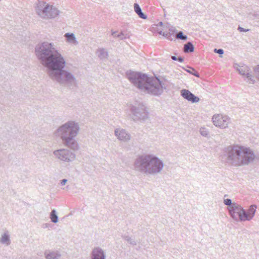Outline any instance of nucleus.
<instances>
[{
    "label": "nucleus",
    "instance_id": "nucleus-41",
    "mask_svg": "<svg viewBox=\"0 0 259 259\" xmlns=\"http://www.w3.org/2000/svg\"><path fill=\"white\" fill-rule=\"evenodd\" d=\"M158 25L159 26H162L163 23L162 22H159Z\"/></svg>",
    "mask_w": 259,
    "mask_h": 259
},
{
    "label": "nucleus",
    "instance_id": "nucleus-34",
    "mask_svg": "<svg viewBox=\"0 0 259 259\" xmlns=\"http://www.w3.org/2000/svg\"><path fill=\"white\" fill-rule=\"evenodd\" d=\"M254 72L257 77L258 78V79L259 80V66L255 68Z\"/></svg>",
    "mask_w": 259,
    "mask_h": 259
},
{
    "label": "nucleus",
    "instance_id": "nucleus-15",
    "mask_svg": "<svg viewBox=\"0 0 259 259\" xmlns=\"http://www.w3.org/2000/svg\"><path fill=\"white\" fill-rule=\"evenodd\" d=\"M66 43L69 48H74L77 47L79 42L73 33H66Z\"/></svg>",
    "mask_w": 259,
    "mask_h": 259
},
{
    "label": "nucleus",
    "instance_id": "nucleus-10",
    "mask_svg": "<svg viewBox=\"0 0 259 259\" xmlns=\"http://www.w3.org/2000/svg\"><path fill=\"white\" fill-rule=\"evenodd\" d=\"M243 151L244 153L241 154L239 166L248 165L257 158L254 151L249 147L243 146Z\"/></svg>",
    "mask_w": 259,
    "mask_h": 259
},
{
    "label": "nucleus",
    "instance_id": "nucleus-8",
    "mask_svg": "<svg viewBox=\"0 0 259 259\" xmlns=\"http://www.w3.org/2000/svg\"><path fill=\"white\" fill-rule=\"evenodd\" d=\"M234 68L244 77V80L249 84H253L255 82L254 77L251 74V69L245 64H235Z\"/></svg>",
    "mask_w": 259,
    "mask_h": 259
},
{
    "label": "nucleus",
    "instance_id": "nucleus-35",
    "mask_svg": "<svg viewBox=\"0 0 259 259\" xmlns=\"http://www.w3.org/2000/svg\"><path fill=\"white\" fill-rule=\"evenodd\" d=\"M238 30L240 31V32H247L249 30V29H245L243 27H241L240 26H239L238 28Z\"/></svg>",
    "mask_w": 259,
    "mask_h": 259
},
{
    "label": "nucleus",
    "instance_id": "nucleus-3",
    "mask_svg": "<svg viewBox=\"0 0 259 259\" xmlns=\"http://www.w3.org/2000/svg\"><path fill=\"white\" fill-rule=\"evenodd\" d=\"M134 168L138 172L146 176H156L161 173L164 163L159 157L153 154L138 156L134 163Z\"/></svg>",
    "mask_w": 259,
    "mask_h": 259
},
{
    "label": "nucleus",
    "instance_id": "nucleus-42",
    "mask_svg": "<svg viewBox=\"0 0 259 259\" xmlns=\"http://www.w3.org/2000/svg\"><path fill=\"white\" fill-rule=\"evenodd\" d=\"M159 34H160V35H162V33H163L162 31H159Z\"/></svg>",
    "mask_w": 259,
    "mask_h": 259
},
{
    "label": "nucleus",
    "instance_id": "nucleus-23",
    "mask_svg": "<svg viewBox=\"0 0 259 259\" xmlns=\"http://www.w3.org/2000/svg\"><path fill=\"white\" fill-rule=\"evenodd\" d=\"M134 11L136 13V14L139 16V17L143 19H146L147 17L146 15H145L142 11V10L139 6V5L135 3L134 5Z\"/></svg>",
    "mask_w": 259,
    "mask_h": 259
},
{
    "label": "nucleus",
    "instance_id": "nucleus-18",
    "mask_svg": "<svg viewBox=\"0 0 259 259\" xmlns=\"http://www.w3.org/2000/svg\"><path fill=\"white\" fill-rule=\"evenodd\" d=\"M256 205H251L250 206L247 211L245 210V221H250L253 218L256 211Z\"/></svg>",
    "mask_w": 259,
    "mask_h": 259
},
{
    "label": "nucleus",
    "instance_id": "nucleus-2",
    "mask_svg": "<svg viewBox=\"0 0 259 259\" xmlns=\"http://www.w3.org/2000/svg\"><path fill=\"white\" fill-rule=\"evenodd\" d=\"M127 78L140 91L154 96H160L167 85L163 79L148 76L146 74L134 71L127 72Z\"/></svg>",
    "mask_w": 259,
    "mask_h": 259
},
{
    "label": "nucleus",
    "instance_id": "nucleus-21",
    "mask_svg": "<svg viewBox=\"0 0 259 259\" xmlns=\"http://www.w3.org/2000/svg\"><path fill=\"white\" fill-rule=\"evenodd\" d=\"M0 242L6 246H8L11 244L10 236L8 231L4 232L0 238Z\"/></svg>",
    "mask_w": 259,
    "mask_h": 259
},
{
    "label": "nucleus",
    "instance_id": "nucleus-36",
    "mask_svg": "<svg viewBox=\"0 0 259 259\" xmlns=\"http://www.w3.org/2000/svg\"><path fill=\"white\" fill-rule=\"evenodd\" d=\"M50 224H48V223H45V224H44L42 226V227L43 228H48L50 226Z\"/></svg>",
    "mask_w": 259,
    "mask_h": 259
},
{
    "label": "nucleus",
    "instance_id": "nucleus-33",
    "mask_svg": "<svg viewBox=\"0 0 259 259\" xmlns=\"http://www.w3.org/2000/svg\"><path fill=\"white\" fill-rule=\"evenodd\" d=\"M214 52L215 53H218V54H220V55H222V54H224V51H223V49H215L214 50Z\"/></svg>",
    "mask_w": 259,
    "mask_h": 259
},
{
    "label": "nucleus",
    "instance_id": "nucleus-17",
    "mask_svg": "<svg viewBox=\"0 0 259 259\" xmlns=\"http://www.w3.org/2000/svg\"><path fill=\"white\" fill-rule=\"evenodd\" d=\"M79 148L78 144L77 149H73L71 148L66 147V161L71 162L74 160L76 157L75 152L78 150Z\"/></svg>",
    "mask_w": 259,
    "mask_h": 259
},
{
    "label": "nucleus",
    "instance_id": "nucleus-37",
    "mask_svg": "<svg viewBox=\"0 0 259 259\" xmlns=\"http://www.w3.org/2000/svg\"><path fill=\"white\" fill-rule=\"evenodd\" d=\"M178 60L180 62H183L184 61V59L182 57L178 58Z\"/></svg>",
    "mask_w": 259,
    "mask_h": 259
},
{
    "label": "nucleus",
    "instance_id": "nucleus-14",
    "mask_svg": "<svg viewBox=\"0 0 259 259\" xmlns=\"http://www.w3.org/2000/svg\"><path fill=\"white\" fill-rule=\"evenodd\" d=\"M91 259H106L105 250L100 246L94 247L90 253Z\"/></svg>",
    "mask_w": 259,
    "mask_h": 259
},
{
    "label": "nucleus",
    "instance_id": "nucleus-5",
    "mask_svg": "<svg viewBox=\"0 0 259 259\" xmlns=\"http://www.w3.org/2000/svg\"><path fill=\"white\" fill-rule=\"evenodd\" d=\"M243 146L233 145L226 147L224 155L227 163L234 166H239V162L243 152Z\"/></svg>",
    "mask_w": 259,
    "mask_h": 259
},
{
    "label": "nucleus",
    "instance_id": "nucleus-30",
    "mask_svg": "<svg viewBox=\"0 0 259 259\" xmlns=\"http://www.w3.org/2000/svg\"><path fill=\"white\" fill-rule=\"evenodd\" d=\"M176 38L182 40H186L187 39V36L184 35L182 31H180L177 34Z\"/></svg>",
    "mask_w": 259,
    "mask_h": 259
},
{
    "label": "nucleus",
    "instance_id": "nucleus-40",
    "mask_svg": "<svg viewBox=\"0 0 259 259\" xmlns=\"http://www.w3.org/2000/svg\"><path fill=\"white\" fill-rule=\"evenodd\" d=\"M167 35H168V34H167V33L163 32V33H162V35H163V36H165V37H166V36H167Z\"/></svg>",
    "mask_w": 259,
    "mask_h": 259
},
{
    "label": "nucleus",
    "instance_id": "nucleus-32",
    "mask_svg": "<svg viewBox=\"0 0 259 259\" xmlns=\"http://www.w3.org/2000/svg\"><path fill=\"white\" fill-rule=\"evenodd\" d=\"M223 202L226 205H227L229 206L228 208H230V207H232V205L234 203H232V200L229 198L224 199Z\"/></svg>",
    "mask_w": 259,
    "mask_h": 259
},
{
    "label": "nucleus",
    "instance_id": "nucleus-22",
    "mask_svg": "<svg viewBox=\"0 0 259 259\" xmlns=\"http://www.w3.org/2000/svg\"><path fill=\"white\" fill-rule=\"evenodd\" d=\"M98 57L101 60H105L108 57L107 51L103 48H99L96 52Z\"/></svg>",
    "mask_w": 259,
    "mask_h": 259
},
{
    "label": "nucleus",
    "instance_id": "nucleus-9",
    "mask_svg": "<svg viewBox=\"0 0 259 259\" xmlns=\"http://www.w3.org/2000/svg\"><path fill=\"white\" fill-rule=\"evenodd\" d=\"M229 214L236 221H245L244 209L239 204L234 202L232 207L228 208Z\"/></svg>",
    "mask_w": 259,
    "mask_h": 259
},
{
    "label": "nucleus",
    "instance_id": "nucleus-6",
    "mask_svg": "<svg viewBox=\"0 0 259 259\" xmlns=\"http://www.w3.org/2000/svg\"><path fill=\"white\" fill-rule=\"evenodd\" d=\"M131 117L135 121H145L149 117L148 108L143 103H136L130 106Z\"/></svg>",
    "mask_w": 259,
    "mask_h": 259
},
{
    "label": "nucleus",
    "instance_id": "nucleus-4",
    "mask_svg": "<svg viewBox=\"0 0 259 259\" xmlns=\"http://www.w3.org/2000/svg\"><path fill=\"white\" fill-rule=\"evenodd\" d=\"M80 130L79 123L75 120H68L66 122V147L77 149L78 143L75 138Z\"/></svg>",
    "mask_w": 259,
    "mask_h": 259
},
{
    "label": "nucleus",
    "instance_id": "nucleus-13",
    "mask_svg": "<svg viewBox=\"0 0 259 259\" xmlns=\"http://www.w3.org/2000/svg\"><path fill=\"white\" fill-rule=\"evenodd\" d=\"M114 135L118 140L121 142H128L131 139V134L126 130L122 128L115 129Z\"/></svg>",
    "mask_w": 259,
    "mask_h": 259
},
{
    "label": "nucleus",
    "instance_id": "nucleus-25",
    "mask_svg": "<svg viewBox=\"0 0 259 259\" xmlns=\"http://www.w3.org/2000/svg\"><path fill=\"white\" fill-rule=\"evenodd\" d=\"M112 35L114 38H118L120 40H123L129 37L127 34H125L122 32L118 33L117 31H112Z\"/></svg>",
    "mask_w": 259,
    "mask_h": 259
},
{
    "label": "nucleus",
    "instance_id": "nucleus-31",
    "mask_svg": "<svg viewBox=\"0 0 259 259\" xmlns=\"http://www.w3.org/2000/svg\"><path fill=\"white\" fill-rule=\"evenodd\" d=\"M189 69L186 70V71L190 74H192L194 75V76L196 77H199V74L193 68L189 67Z\"/></svg>",
    "mask_w": 259,
    "mask_h": 259
},
{
    "label": "nucleus",
    "instance_id": "nucleus-1",
    "mask_svg": "<svg viewBox=\"0 0 259 259\" xmlns=\"http://www.w3.org/2000/svg\"><path fill=\"white\" fill-rule=\"evenodd\" d=\"M35 52L50 78L61 84H64L65 59L54 46L52 43L44 42L36 46Z\"/></svg>",
    "mask_w": 259,
    "mask_h": 259
},
{
    "label": "nucleus",
    "instance_id": "nucleus-26",
    "mask_svg": "<svg viewBox=\"0 0 259 259\" xmlns=\"http://www.w3.org/2000/svg\"><path fill=\"white\" fill-rule=\"evenodd\" d=\"M194 51V47L191 42H188L184 46V52L186 53L189 52H193Z\"/></svg>",
    "mask_w": 259,
    "mask_h": 259
},
{
    "label": "nucleus",
    "instance_id": "nucleus-11",
    "mask_svg": "<svg viewBox=\"0 0 259 259\" xmlns=\"http://www.w3.org/2000/svg\"><path fill=\"white\" fill-rule=\"evenodd\" d=\"M212 122L213 125L221 129L228 128L231 122L230 118L223 114H215L212 117Z\"/></svg>",
    "mask_w": 259,
    "mask_h": 259
},
{
    "label": "nucleus",
    "instance_id": "nucleus-28",
    "mask_svg": "<svg viewBox=\"0 0 259 259\" xmlns=\"http://www.w3.org/2000/svg\"><path fill=\"white\" fill-rule=\"evenodd\" d=\"M123 239L130 244L135 246L137 245V242L134 238L129 236H124L123 237Z\"/></svg>",
    "mask_w": 259,
    "mask_h": 259
},
{
    "label": "nucleus",
    "instance_id": "nucleus-27",
    "mask_svg": "<svg viewBox=\"0 0 259 259\" xmlns=\"http://www.w3.org/2000/svg\"><path fill=\"white\" fill-rule=\"evenodd\" d=\"M50 218L53 223H57L58 222V217L55 209H53L51 212Z\"/></svg>",
    "mask_w": 259,
    "mask_h": 259
},
{
    "label": "nucleus",
    "instance_id": "nucleus-20",
    "mask_svg": "<svg viewBox=\"0 0 259 259\" xmlns=\"http://www.w3.org/2000/svg\"><path fill=\"white\" fill-rule=\"evenodd\" d=\"M56 138H60L62 140L63 143H65V124L62 125L54 133Z\"/></svg>",
    "mask_w": 259,
    "mask_h": 259
},
{
    "label": "nucleus",
    "instance_id": "nucleus-24",
    "mask_svg": "<svg viewBox=\"0 0 259 259\" xmlns=\"http://www.w3.org/2000/svg\"><path fill=\"white\" fill-rule=\"evenodd\" d=\"M54 154L57 158L61 160H64L65 149H61L54 151Z\"/></svg>",
    "mask_w": 259,
    "mask_h": 259
},
{
    "label": "nucleus",
    "instance_id": "nucleus-38",
    "mask_svg": "<svg viewBox=\"0 0 259 259\" xmlns=\"http://www.w3.org/2000/svg\"><path fill=\"white\" fill-rule=\"evenodd\" d=\"M61 185H65V179L62 180L61 181V183H60Z\"/></svg>",
    "mask_w": 259,
    "mask_h": 259
},
{
    "label": "nucleus",
    "instance_id": "nucleus-12",
    "mask_svg": "<svg viewBox=\"0 0 259 259\" xmlns=\"http://www.w3.org/2000/svg\"><path fill=\"white\" fill-rule=\"evenodd\" d=\"M77 88V81L71 73L66 71V90L74 91Z\"/></svg>",
    "mask_w": 259,
    "mask_h": 259
},
{
    "label": "nucleus",
    "instance_id": "nucleus-39",
    "mask_svg": "<svg viewBox=\"0 0 259 259\" xmlns=\"http://www.w3.org/2000/svg\"><path fill=\"white\" fill-rule=\"evenodd\" d=\"M171 59L174 60V61H176V60H178V58H177L176 56H171Z\"/></svg>",
    "mask_w": 259,
    "mask_h": 259
},
{
    "label": "nucleus",
    "instance_id": "nucleus-16",
    "mask_svg": "<svg viewBox=\"0 0 259 259\" xmlns=\"http://www.w3.org/2000/svg\"><path fill=\"white\" fill-rule=\"evenodd\" d=\"M181 96L188 101L192 103H197L200 99L198 97L195 96L193 94L191 93L189 90H182L181 91Z\"/></svg>",
    "mask_w": 259,
    "mask_h": 259
},
{
    "label": "nucleus",
    "instance_id": "nucleus-7",
    "mask_svg": "<svg viewBox=\"0 0 259 259\" xmlns=\"http://www.w3.org/2000/svg\"><path fill=\"white\" fill-rule=\"evenodd\" d=\"M36 11L40 17L45 19L55 17L58 15L59 12L53 6L43 2H40L37 4Z\"/></svg>",
    "mask_w": 259,
    "mask_h": 259
},
{
    "label": "nucleus",
    "instance_id": "nucleus-19",
    "mask_svg": "<svg viewBox=\"0 0 259 259\" xmlns=\"http://www.w3.org/2000/svg\"><path fill=\"white\" fill-rule=\"evenodd\" d=\"M45 256L46 259H59L61 257V254L58 251L46 250Z\"/></svg>",
    "mask_w": 259,
    "mask_h": 259
},
{
    "label": "nucleus",
    "instance_id": "nucleus-29",
    "mask_svg": "<svg viewBox=\"0 0 259 259\" xmlns=\"http://www.w3.org/2000/svg\"><path fill=\"white\" fill-rule=\"evenodd\" d=\"M199 132L200 135L204 137H208L209 135V132L208 130L204 127H201L199 130Z\"/></svg>",
    "mask_w": 259,
    "mask_h": 259
}]
</instances>
